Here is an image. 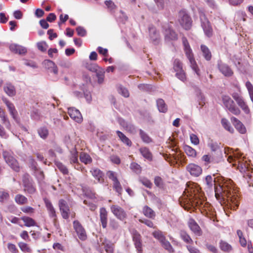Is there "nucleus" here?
<instances>
[{"label": "nucleus", "instance_id": "4c0bfd02", "mask_svg": "<svg viewBox=\"0 0 253 253\" xmlns=\"http://www.w3.org/2000/svg\"><path fill=\"white\" fill-rule=\"evenodd\" d=\"M21 219L24 222L25 226L30 227L36 225V222L35 220L28 216H23L21 217Z\"/></svg>", "mask_w": 253, "mask_h": 253}, {"label": "nucleus", "instance_id": "393cba45", "mask_svg": "<svg viewBox=\"0 0 253 253\" xmlns=\"http://www.w3.org/2000/svg\"><path fill=\"white\" fill-rule=\"evenodd\" d=\"M90 172L93 176L97 179L98 182L102 183L103 182V174L100 169L97 168H92L90 170Z\"/></svg>", "mask_w": 253, "mask_h": 253}, {"label": "nucleus", "instance_id": "f8f14e48", "mask_svg": "<svg viewBox=\"0 0 253 253\" xmlns=\"http://www.w3.org/2000/svg\"><path fill=\"white\" fill-rule=\"evenodd\" d=\"M73 226L79 239L85 240L87 238V235L81 224L78 221L75 220L73 222Z\"/></svg>", "mask_w": 253, "mask_h": 253}, {"label": "nucleus", "instance_id": "f3484780", "mask_svg": "<svg viewBox=\"0 0 253 253\" xmlns=\"http://www.w3.org/2000/svg\"><path fill=\"white\" fill-rule=\"evenodd\" d=\"M59 207L63 218H68L70 210L67 202L65 200L61 199L59 201Z\"/></svg>", "mask_w": 253, "mask_h": 253}, {"label": "nucleus", "instance_id": "09e8293b", "mask_svg": "<svg viewBox=\"0 0 253 253\" xmlns=\"http://www.w3.org/2000/svg\"><path fill=\"white\" fill-rule=\"evenodd\" d=\"M237 235L239 238V242L241 245L242 247H246L247 245V241L246 239L243 237V232L240 230H238L237 231Z\"/></svg>", "mask_w": 253, "mask_h": 253}, {"label": "nucleus", "instance_id": "37998d69", "mask_svg": "<svg viewBox=\"0 0 253 253\" xmlns=\"http://www.w3.org/2000/svg\"><path fill=\"white\" fill-rule=\"evenodd\" d=\"M160 243H161V245L163 246V247L165 248L166 250H167L168 252L170 253L173 252L174 250L172 247L171 246L169 241L167 240L166 238Z\"/></svg>", "mask_w": 253, "mask_h": 253}, {"label": "nucleus", "instance_id": "2eb2a0df", "mask_svg": "<svg viewBox=\"0 0 253 253\" xmlns=\"http://www.w3.org/2000/svg\"><path fill=\"white\" fill-rule=\"evenodd\" d=\"M111 210L113 214L119 219L125 220L126 217V213L120 207L117 205H112Z\"/></svg>", "mask_w": 253, "mask_h": 253}, {"label": "nucleus", "instance_id": "bb28decb", "mask_svg": "<svg viewBox=\"0 0 253 253\" xmlns=\"http://www.w3.org/2000/svg\"><path fill=\"white\" fill-rule=\"evenodd\" d=\"M2 101L7 106L11 115L15 119V116L17 114V111L15 110L14 105L6 98H3Z\"/></svg>", "mask_w": 253, "mask_h": 253}, {"label": "nucleus", "instance_id": "13d9d810", "mask_svg": "<svg viewBox=\"0 0 253 253\" xmlns=\"http://www.w3.org/2000/svg\"><path fill=\"white\" fill-rule=\"evenodd\" d=\"M57 167L59 170L64 174L68 173V170L67 168L60 162H56V163Z\"/></svg>", "mask_w": 253, "mask_h": 253}, {"label": "nucleus", "instance_id": "f704fd0d", "mask_svg": "<svg viewBox=\"0 0 253 253\" xmlns=\"http://www.w3.org/2000/svg\"><path fill=\"white\" fill-rule=\"evenodd\" d=\"M143 212L146 216L150 218L154 219L155 217L154 211L148 206L144 207Z\"/></svg>", "mask_w": 253, "mask_h": 253}, {"label": "nucleus", "instance_id": "7c9ffc66", "mask_svg": "<svg viewBox=\"0 0 253 253\" xmlns=\"http://www.w3.org/2000/svg\"><path fill=\"white\" fill-rule=\"evenodd\" d=\"M201 49L204 58L207 61H210L211 58V53L209 48L205 45H201Z\"/></svg>", "mask_w": 253, "mask_h": 253}, {"label": "nucleus", "instance_id": "1a4fd4ad", "mask_svg": "<svg viewBox=\"0 0 253 253\" xmlns=\"http://www.w3.org/2000/svg\"><path fill=\"white\" fill-rule=\"evenodd\" d=\"M86 68L91 72L96 73L98 83L101 84L103 82L105 73L103 69L100 68L97 64H86Z\"/></svg>", "mask_w": 253, "mask_h": 253}, {"label": "nucleus", "instance_id": "c03bdc74", "mask_svg": "<svg viewBox=\"0 0 253 253\" xmlns=\"http://www.w3.org/2000/svg\"><path fill=\"white\" fill-rule=\"evenodd\" d=\"M180 237L187 244H192L193 243V240L190 237V236L185 231H181L180 232Z\"/></svg>", "mask_w": 253, "mask_h": 253}, {"label": "nucleus", "instance_id": "0eeeda50", "mask_svg": "<svg viewBox=\"0 0 253 253\" xmlns=\"http://www.w3.org/2000/svg\"><path fill=\"white\" fill-rule=\"evenodd\" d=\"M200 17L201 21V26L205 34L208 37H211L212 35V29L209 21L206 17L205 14L203 13L200 14Z\"/></svg>", "mask_w": 253, "mask_h": 253}, {"label": "nucleus", "instance_id": "680f3d73", "mask_svg": "<svg viewBox=\"0 0 253 253\" xmlns=\"http://www.w3.org/2000/svg\"><path fill=\"white\" fill-rule=\"evenodd\" d=\"M47 47V45L45 42H42L37 43V47L41 51L44 52L46 51Z\"/></svg>", "mask_w": 253, "mask_h": 253}, {"label": "nucleus", "instance_id": "aec40b11", "mask_svg": "<svg viewBox=\"0 0 253 253\" xmlns=\"http://www.w3.org/2000/svg\"><path fill=\"white\" fill-rule=\"evenodd\" d=\"M150 37L155 44L159 43L160 41V35L156 28L151 25L149 27Z\"/></svg>", "mask_w": 253, "mask_h": 253}, {"label": "nucleus", "instance_id": "20e7f679", "mask_svg": "<svg viewBox=\"0 0 253 253\" xmlns=\"http://www.w3.org/2000/svg\"><path fill=\"white\" fill-rule=\"evenodd\" d=\"M222 100L225 107L232 114L239 115L241 113L239 108L237 107L234 101L228 95H223Z\"/></svg>", "mask_w": 253, "mask_h": 253}, {"label": "nucleus", "instance_id": "c756f323", "mask_svg": "<svg viewBox=\"0 0 253 253\" xmlns=\"http://www.w3.org/2000/svg\"><path fill=\"white\" fill-rule=\"evenodd\" d=\"M5 93L9 96H13L16 94L15 87L10 83H7L4 87Z\"/></svg>", "mask_w": 253, "mask_h": 253}, {"label": "nucleus", "instance_id": "0e129e2a", "mask_svg": "<svg viewBox=\"0 0 253 253\" xmlns=\"http://www.w3.org/2000/svg\"><path fill=\"white\" fill-rule=\"evenodd\" d=\"M21 210L24 213L31 214L34 212L35 210L30 206L23 207L21 208Z\"/></svg>", "mask_w": 253, "mask_h": 253}, {"label": "nucleus", "instance_id": "bf43d9fd", "mask_svg": "<svg viewBox=\"0 0 253 253\" xmlns=\"http://www.w3.org/2000/svg\"><path fill=\"white\" fill-rule=\"evenodd\" d=\"M139 221L143 223H144L145 225H146L147 226L153 228H156V226L154 225L153 222L150 220L147 219H139Z\"/></svg>", "mask_w": 253, "mask_h": 253}, {"label": "nucleus", "instance_id": "a211bd4d", "mask_svg": "<svg viewBox=\"0 0 253 253\" xmlns=\"http://www.w3.org/2000/svg\"><path fill=\"white\" fill-rule=\"evenodd\" d=\"M68 113L70 117L76 122L81 123L83 121L82 116L78 110L74 108H70L68 109Z\"/></svg>", "mask_w": 253, "mask_h": 253}, {"label": "nucleus", "instance_id": "cd10ccee", "mask_svg": "<svg viewBox=\"0 0 253 253\" xmlns=\"http://www.w3.org/2000/svg\"><path fill=\"white\" fill-rule=\"evenodd\" d=\"M218 68L220 72L225 76H230L233 74L232 69L227 64H219Z\"/></svg>", "mask_w": 253, "mask_h": 253}, {"label": "nucleus", "instance_id": "39448f33", "mask_svg": "<svg viewBox=\"0 0 253 253\" xmlns=\"http://www.w3.org/2000/svg\"><path fill=\"white\" fill-rule=\"evenodd\" d=\"M3 157L6 163L15 171H19L20 167L17 160L13 157L11 152L4 151Z\"/></svg>", "mask_w": 253, "mask_h": 253}, {"label": "nucleus", "instance_id": "a18cd8bd", "mask_svg": "<svg viewBox=\"0 0 253 253\" xmlns=\"http://www.w3.org/2000/svg\"><path fill=\"white\" fill-rule=\"evenodd\" d=\"M152 235L154 237L158 239L160 242L163 241V240L166 238L162 232L159 230H155L153 232Z\"/></svg>", "mask_w": 253, "mask_h": 253}, {"label": "nucleus", "instance_id": "49530a36", "mask_svg": "<svg viewBox=\"0 0 253 253\" xmlns=\"http://www.w3.org/2000/svg\"><path fill=\"white\" fill-rule=\"evenodd\" d=\"M221 124L225 129L231 133L233 132L234 129L230 126V123L227 119H222L221 120Z\"/></svg>", "mask_w": 253, "mask_h": 253}, {"label": "nucleus", "instance_id": "473e14b6", "mask_svg": "<svg viewBox=\"0 0 253 253\" xmlns=\"http://www.w3.org/2000/svg\"><path fill=\"white\" fill-rule=\"evenodd\" d=\"M157 105L160 112L166 113L167 111L168 107L163 99H158L157 101Z\"/></svg>", "mask_w": 253, "mask_h": 253}, {"label": "nucleus", "instance_id": "ddd939ff", "mask_svg": "<svg viewBox=\"0 0 253 253\" xmlns=\"http://www.w3.org/2000/svg\"><path fill=\"white\" fill-rule=\"evenodd\" d=\"M186 169L192 176L194 177H198L203 171L202 168L194 163L188 164L186 167Z\"/></svg>", "mask_w": 253, "mask_h": 253}, {"label": "nucleus", "instance_id": "dca6fc26", "mask_svg": "<svg viewBox=\"0 0 253 253\" xmlns=\"http://www.w3.org/2000/svg\"><path fill=\"white\" fill-rule=\"evenodd\" d=\"M9 48L11 52L19 55H25L27 52L25 47L16 43L10 44Z\"/></svg>", "mask_w": 253, "mask_h": 253}, {"label": "nucleus", "instance_id": "c85d7f7f", "mask_svg": "<svg viewBox=\"0 0 253 253\" xmlns=\"http://www.w3.org/2000/svg\"><path fill=\"white\" fill-rule=\"evenodd\" d=\"M116 133L119 137L120 140L124 144L127 146L130 147L132 145L131 140L126 137L123 132L118 130L116 131Z\"/></svg>", "mask_w": 253, "mask_h": 253}, {"label": "nucleus", "instance_id": "4be33fe9", "mask_svg": "<svg viewBox=\"0 0 253 253\" xmlns=\"http://www.w3.org/2000/svg\"><path fill=\"white\" fill-rule=\"evenodd\" d=\"M44 203L46 206V207L48 211L49 214L50 216L53 218V221L55 225H56V212L55 211V209H54L53 207L52 206V204L51 202L46 199H45L44 200Z\"/></svg>", "mask_w": 253, "mask_h": 253}, {"label": "nucleus", "instance_id": "412c9836", "mask_svg": "<svg viewBox=\"0 0 253 253\" xmlns=\"http://www.w3.org/2000/svg\"><path fill=\"white\" fill-rule=\"evenodd\" d=\"M231 121L233 125L235 126V128L240 133L242 134H244L246 133V127L239 120H238L235 117H232L231 118Z\"/></svg>", "mask_w": 253, "mask_h": 253}, {"label": "nucleus", "instance_id": "e2e57ef3", "mask_svg": "<svg viewBox=\"0 0 253 253\" xmlns=\"http://www.w3.org/2000/svg\"><path fill=\"white\" fill-rule=\"evenodd\" d=\"M76 31L77 32L78 35L81 37H84L86 34V30L81 26L77 27Z\"/></svg>", "mask_w": 253, "mask_h": 253}, {"label": "nucleus", "instance_id": "c9c22d12", "mask_svg": "<svg viewBox=\"0 0 253 253\" xmlns=\"http://www.w3.org/2000/svg\"><path fill=\"white\" fill-rule=\"evenodd\" d=\"M139 135L143 142L150 143L152 141V138L142 129L139 130Z\"/></svg>", "mask_w": 253, "mask_h": 253}, {"label": "nucleus", "instance_id": "603ef678", "mask_svg": "<svg viewBox=\"0 0 253 253\" xmlns=\"http://www.w3.org/2000/svg\"><path fill=\"white\" fill-rule=\"evenodd\" d=\"M19 247L24 252L26 253H30L31 252V249L29 246L23 242H20L18 244Z\"/></svg>", "mask_w": 253, "mask_h": 253}, {"label": "nucleus", "instance_id": "ea45409f", "mask_svg": "<svg viewBox=\"0 0 253 253\" xmlns=\"http://www.w3.org/2000/svg\"><path fill=\"white\" fill-rule=\"evenodd\" d=\"M0 117L1 118L2 123L9 128L10 126L9 122L5 115L4 111L1 107H0Z\"/></svg>", "mask_w": 253, "mask_h": 253}, {"label": "nucleus", "instance_id": "e433bc0d", "mask_svg": "<svg viewBox=\"0 0 253 253\" xmlns=\"http://www.w3.org/2000/svg\"><path fill=\"white\" fill-rule=\"evenodd\" d=\"M80 159L82 162L85 164H89L92 162V159L90 156L85 153L82 152L80 155Z\"/></svg>", "mask_w": 253, "mask_h": 253}, {"label": "nucleus", "instance_id": "8fccbe9b", "mask_svg": "<svg viewBox=\"0 0 253 253\" xmlns=\"http://www.w3.org/2000/svg\"><path fill=\"white\" fill-rule=\"evenodd\" d=\"M78 152L75 149H73L71 151L70 163H76L78 162Z\"/></svg>", "mask_w": 253, "mask_h": 253}, {"label": "nucleus", "instance_id": "b1692460", "mask_svg": "<svg viewBox=\"0 0 253 253\" xmlns=\"http://www.w3.org/2000/svg\"><path fill=\"white\" fill-rule=\"evenodd\" d=\"M173 68L176 72V76L180 80L184 81L186 79V77L185 73L182 70L181 64H175Z\"/></svg>", "mask_w": 253, "mask_h": 253}, {"label": "nucleus", "instance_id": "3c124183", "mask_svg": "<svg viewBox=\"0 0 253 253\" xmlns=\"http://www.w3.org/2000/svg\"><path fill=\"white\" fill-rule=\"evenodd\" d=\"M125 129L129 133L131 134H135L136 133L137 130L134 126L131 124H126L124 126Z\"/></svg>", "mask_w": 253, "mask_h": 253}, {"label": "nucleus", "instance_id": "6e6d98bb", "mask_svg": "<svg viewBox=\"0 0 253 253\" xmlns=\"http://www.w3.org/2000/svg\"><path fill=\"white\" fill-rule=\"evenodd\" d=\"M9 198V195L7 192L0 191V202L3 203L8 200Z\"/></svg>", "mask_w": 253, "mask_h": 253}, {"label": "nucleus", "instance_id": "338daca9", "mask_svg": "<svg viewBox=\"0 0 253 253\" xmlns=\"http://www.w3.org/2000/svg\"><path fill=\"white\" fill-rule=\"evenodd\" d=\"M105 4L107 7L111 10H114L117 7L115 3L111 0H106L105 1Z\"/></svg>", "mask_w": 253, "mask_h": 253}, {"label": "nucleus", "instance_id": "864d4df0", "mask_svg": "<svg viewBox=\"0 0 253 253\" xmlns=\"http://www.w3.org/2000/svg\"><path fill=\"white\" fill-rule=\"evenodd\" d=\"M246 86L248 89L251 100L253 103V85L249 81H248L246 83Z\"/></svg>", "mask_w": 253, "mask_h": 253}, {"label": "nucleus", "instance_id": "6e6552de", "mask_svg": "<svg viewBox=\"0 0 253 253\" xmlns=\"http://www.w3.org/2000/svg\"><path fill=\"white\" fill-rule=\"evenodd\" d=\"M200 17L201 21V26L205 34L208 37H211L212 35V29L209 21L206 17L205 14L203 13L200 14Z\"/></svg>", "mask_w": 253, "mask_h": 253}, {"label": "nucleus", "instance_id": "4d7b16f0", "mask_svg": "<svg viewBox=\"0 0 253 253\" xmlns=\"http://www.w3.org/2000/svg\"><path fill=\"white\" fill-rule=\"evenodd\" d=\"M130 168L136 173H140L141 171L140 165L135 163H132L130 165Z\"/></svg>", "mask_w": 253, "mask_h": 253}, {"label": "nucleus", "instance_id": "58836bf2", "mask_svg": "<svg viewBox=\"0 0 253 253\" xmlns=\"http://www.w3.org/2000/svg\"><path fill=\"white\" fill-rule=\"evenodd\" d=\"M103 244L107 253H113L114 245L113 243L108 241H105Z\"/></svg>", "mask_w": 253, "mask_h": 253}, {"label": "nucleus", "instance_id": "052dcab7", "mask_svg": "<svg viewBox=\"0 0 253 253\" xmlns=\"http://www.w3.org/2000/svg\"><path fill=\"white\" fill-rule=\"evenodd\" d=\"M208 146L210 148L211 151H215L219 148L218 143L216 142L211 140L208 143Z\"/></svg>", "mask_w": 253, "mask_h": 253}, {"label": "nucleus", "instance_id": "4468645a", "mask_svg": "<svg viewBox=\"0 0 253 253\" xmlns=\"http://www.w3.org/2000/svg\"><path fill=\"white\" fill-rule=\"evenodd\" d=\"M163 27L165 29L164 35L165 40L175 41L177 40V34L172 29L169 27L168 24L164 25Z\"/></svg>", "mask_w": 253, "mask_h": 253}, {"label": "nucleus", "instance_id": "9b49d317", "mask_svg": "<svg viewBox=\"0 0 253 253\" xmlns=\"http://www.w3.org/2000/svg\"><path fill=\"white\" fill-rule=\"evenodd\" d=\"M232 96L236 101L238 106L240 107L246 114H249L250 113L249 108L241 96L237 93H233Z\"/></svg>", "mask_w": 253, "mask_h": 253}, {"label": "nucleus", "instance_id": "a878e982", "mask_svg": "<svg viewBox=\"0 0 253 253\" xmlns=\"http://www.w3.org/2000/svg\"><path fill=\"white\" fill-rule=\"evenodd\" d=\"M97 51L100 54H101L103 56H104L103 60L104 62H106L107 61H109L110 63L113 62V59L111 57L108 58V57H109V55L107 49L104 48L101 46H99L97 48Z\"/></svg>", "mask_w": 253, "mask_h": 253}, {"label": "nucleus", "instance_id": "f03ea898", "mask_svg": "<svg viewBox=\"0 0 253 253\" xmlns=\"http://www.w3.org/2000/svg\"><path fill=\"white\" fill-rule=\"evenodd\" d=\"M194 184H192L190 186H188L184 191L187 192L188 195L187 197H189V199H186L185 196L181 197L180 199V204L185 209L190 208V206H193L194 204L199 205L202 204L200 200H197L199 197L198 195V190L194 188Z\"/></svg>", "mask_w": 253, "mask_h": 253}, {"label": "nucleus", "instance_id": "6ab92c4d", "mask_svg": "<svg viewBox=\"0 0 253 253\" xmlns=\"http://www.w3.org/2000/svg\"><path fill=\"white\" fill-rule=\"evenodd\" d=\"M188 226L191 230L197 236H201L202 234V231L197 222L192 218L188 221Z\"/></svg>", "mask_w": 253, "mask_h": 253}, {"label": "nucleus", "instance_id": "423d86ee", "mask_svg": "<svg viewBox=\"0 0 253 253\" xmlns=\"http://www.w3.org/2000/svg\"><path fill=\"white\" fill-rule=\"evenodd\" d=\"M225 153H227V155H229L228 157L227 160L230 163H233V166H236V163H240V159L241 157L242 154L238 152V150L236 151H232V149L229 148L225 149Z\"/></svg>", "mask_w": 253, "mask_h": 253}, {"label": "nucleus", "instance_id": "a19ab883", "mask_svg": "<svg viewBox=\"0 0 253 253\" xmlns=\"http://www.w3.org/2000/svg\"><path fill=\"white\" fill-rule=\"evenodd\" d=\"M184 151L186 154L190 157H195L197 155L196 150L191 147L186 145L184 146Z\"/></svg>", "mask_w": 253, "mask_h": 253}, {"label": "nucleus", "instance_id": "7ed1b4c3", "mask_svg": "<svg viewBox=\"0 0 253 253\" xmlns=\"http://www.w3.org/2000/svg\"><path fill=\"white\" fill-rule=\"evenodd\" d=\"M178 16V21L180 25L186 30H190L192 27V21L186 11L180 10L179 12Z\"/></svg>", "mask_w": 253, "mask_h": 253}, {"label": "nucleus", "instance_id": "69168bd1", "mask_svg": "<svg viewBox=\"0 0 253 253\" xmlns=\"http://www.w3.org/2000/svg\"><path fill=\"white\" fill-rule=\"evenodd\" d=\"M141 183L147 188H150L152 187V184L149 180L146 178H142L140 179Z\"/></svg>", "mask_w": 253, "mask_h": 253}, {"label": "nucleus", "instance_id": "2f4dec72", "mask_svg": "<svg viewBox=\"0 0 253 253\" xmlns=\"http://www.w3.org/2000/svg\"><path fill=\"white\" fill-rule=\"evenodd\" d=\"M139 152L145 159L149 161L152 160V155L148 148L145 147H141L139 149Z\"/></svg>", "mask_w": 253, "mask_h": 253}, {"label": "nucleus", "instance_id": "774afa93", "mask_svg": "<svg viewBox=\"0 0 253 253\" xmlns=\"http://www.w3.org/2000/svg\"><path fill=\"white\" fill-rule=\"evenodd\" d=\"M113 186L118 193H121L122 187L118 180L113 181Z\"/></svg>", "mask_w": 253, "mask_h": 253}, {"label": "nucleus", "instance_id": "5fc2aeb1", "mask_svg": "<svg viewBox=\"0 0 253 253\" xmlns=\"http://www.w3.org/2000/svg\"><path fill=\"white\" fill-rule=\"evenodd\" d=\"M45 68L47 69L48 72L57 73V67L55 64H45Z\"/></svg>", "mask_w": 253, "mask_h": 253}, {"label": "nucleus", "instance_id": "79ce46f5", "mask_svg": "<svg viewBox=\"0 0 253 253\" xmlns=\"http://www.w3.org/2000/svg\"><path fill=\"white\" fill-rule=\"evenodd\" d=\"M40 136L42 139H45L48 135V130L45 127H41L38 130Z\"/></svg>", "mask_w": 253, "mask_h": 253}, {"label": "nucleus", "instance_id": "5701e85b", "mask_svg": "<svg viewBox=\"0 0 253 253\" xmlns=\"http://www.w3.org/2000/svg\"><path fill=\"white\" fill-rule=\"evenodd\" d=\"M108 213L104 208L100 209V220L103 228H105L107 225Z\"/></svg>", "mask_w": 253, "mask_h": 253}, {"label": "nucleus", "instance_id": "9d476101", "mask_svg": "<svg viewBox=\"0 0 253 253\" xmlns=\"http://www.w3.org/2000/svg\"><path fill=\"white\" fill-rule=\"evenodd\" d=\"M182 43L184 46V50L185 54L189 60L190 63H195V59L194 58L192 50L190 47L189 43L185 37L182 38Z\"/></svg>", "mask_w": 253, "mask_h": 253}, {"label": "nucleus", "instance_id": "72a5a7b5", "mask_svg": "<svg viewBox=\"0 0 253 253\" xmlns=\"http://www.w3.org/2000/svg\"><path fill=\"white\" fill-rule=\"evenodd\" d=\"M15 202L18 205H22L26 204L28 203L27 198L21 194H17L15 196Z\"/></svg>", "mask_w": 253, "mask_h": 253}, {"label": "nucleus", "instance_id": "f257e3e1", "mask_svg": "<svg viewBox=\"0 0 253 253\" xmlns=\"http://www.w3.org/2000/svg\"><path fill=\"white\" fill-rule=\"evenodd\" d=\"M205 181L208 187L214 185L215 196L221 205H224L233 211L236 210L239 206L238 190L233 185V182L229 180L224 182L219 187L215 186V180L211 175H207Z\"/></svg>", "mask_w": 253, "mask_h": 253}, {"label": "nucleus", "instance_id": "de8ad7c7", "mask_svg": "<svg viewBox=\"0 0 253 253\" xmlns=\"http://www.w3.org/2000/svg\"><path fill=\"white\" fill-rule=\"evenodd\" d=\"M220 248L221 250L224 252H229L232 250L231 245L225 241H221L220 242Z\"/></svg>", "mask_w": 253, "mask_h": 253}]
</instances>
